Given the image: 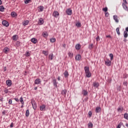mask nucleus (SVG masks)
I'll use <instances>...</instances> for the list:
<instances>
[{"label":"nucleus","instance_id":"nucleus-39","mask_svg":"<svg viewBox=\"0 0 128 128\" xmlns=\"http://www.w3.org/2000/svg\"><path fill=\"white\" fill-rule=\"evenodd\" d=\"M4 7L2 6H0V12H4Z\"/></svg>","mask_w":128,"mask_h":128},{"label":"nucleus","instance_id":"nucleus-1","mask_svg":"<svg viewBox=\"0 0 128 128\" xmlns=\"http://www.w3.org/2000/svg\"><path fill=\"white\" fill-rule=\"evenodd\" d=\"M86 76L87 78H90L92 76V73L90 71V68L85 66L84 68Z\"/></svg>","mask_w":128,"mask_h":128},{"label":"nucleus","instance_id":"nucleus-36","mask_svg":"<svg viewBox=\"0 0 128 128\" xmlns=\"http://www.w3.org/2000/svg\"><path fill=\"white\" fill-rule=\"evenodd\" d=\"M109 56L110 58V60H114V54H109Z\"/></svg>","mask_w":128,"mask_h":128},{"label":"nucleus","instance_id":"nucleus-13","mask_svg":"<svg viewBox=\"0 0 128 128\" xmlns=\"http://www.w3.org/2000/svg\"><path fill=\"white\" fill-rule=\"evenodd\" d=\"M6 84L8 86H12V80H7Z\"/></svg>","mask_w":128,"mask_h":128},{"label":"nucleus","instance_id":"nucleus-16","mask_svg":"<svg viewBox=\"0 0 128 128\" xmlns=\"http://www.w3.org/2000/svg\"><path fill=\"white\" fill-rule=\"evenodd\" d=\"M76 26L77 28H82V23H80V22H78L76 23Z\"/></svg>","mask_w":128,"mask_h":128},{"label":"nucleus","instance_id":"nucleus-18","mask_svg":"<svg viewBox=\"0 0 128 128\" xmlns=\"http://www.w3.org/2000/svg\"><path fill=\"white\" fill-rule=\"evenodd\" d=\"M54 58V54L52 53L48 56V60H52Z\"/></svg>","mask_w":128,"mask_h":128},{"label":"nucleus","instance_id":"nucleus-25","mask_svg":"<svg viewBox=\"0 0 128 128\" xmlns=\"http://www.w3.org/2000/svg\"><path fill=\"white\" fill-rule=\"evenodd\" d=\"M124 36L125 38H128V32H126V31H124Z\"/></svg>","mask_w":128,"mask_h":128},{"label":"nucleus","instance_id":"nucleus-29","mask_svg":"<svg viewBox=\"0 0 128 128\" xmlns=\"http://www.w3.org/2000/svg\"><path fill=\"white\" fill-rule=\"evenodd\" d=\"M116 32L118 36H120V28L118 27L116 28Z\"/></svg>","mask_w":128,"mask_h":128},{"label":"nucleus","instance_id":"nucleus-45","mask_svg":"<svg viewBox=\"0 0 128 128\" xmlns=\"http://www.w3.org/2000/svg\"><path fill=\"white\" fill-rule=\"evenodd\" d=\"M30 0H24V4H30Z\"/></svg>","mask_w":128,"mask_h":128},{"label":"nucleus","instance_id":"nucleus-3","mask_svg":"<svg viewBox=\"0 0 128 128\" xmlns=\"http://www.w3.org/2000/svg\"><path fill=\"white\" fill-rule=\"evenodd\" d=\"M2 24L4 26H6V28H8V26H10L8 22L6 20H4L2 22Z\"/></svg>","mask_w":128,"mask_h":128},{"label":"nucleus","instance_id":"nucleus-31","mask_svg":"<svg viewBox=\"0 0 128 128\" xmlns=\"http://www.w3.org/2000/svg\"><path fill=\"white\" fill-rule=\"evenodd\" d=\"M122 126H124V123H122V122H120L116 128H122Z\"/></svg>","mask_w":128,"mask_h":128},{"label":"nucleus","instance_id":"nucleus-19","mask_svg":"<svg viewBox=\"0 0 128 128\" xmlns=\"http://www.w3.org/2000/svg\"><path fill=\"white\" fill-rule=\"evenodd\" d=\"M122 6L125 10H128V6H126V3H122Z\"/></svg>","mask_w":128,"mask_h":128},{"label":"nucleus","instance_id":"nucleus-51","mask_svg":"<svg viewBox=\"0 0 128 128\" xmlns=\"http://www.w3.org/2000/svg\"><path fill=\"white\" fill-rule=\"evenodd\" d=\"M4 92L5 94H8V90L6 89L4 90Z\"/></svg>","mask_w":128,"mask_h":128},{"label":"nucleus","instance_id":"nucleus-49","mask_svg":"<svg viewBox=\"0 0 128 128\" xmlns=\"http://www.w3.org/2000/svg\"><path fill=\"white\" fill-rule=\"evenodd\" d=\"M92 111H90L88 112V116H89L90 118V116H92Z\"/></svg>","mask_w":128,"mask_h":128},{"label":"nucleus","instance_id":"nucleus-20","mask_svg":"<svg viewBox=\"0 0 128 128\" xmlns=\"http://www.w3.org/2000/svg\"><path fill=\"white\" fill-rule=\"evenodd\" d=\"M82 56H80V54H78L76 57V60H80Z\"/></svg>","mask_w":128,"mask_h":128},{"label":"nucleus","instance_id":"nucleus-62","mask_svg":"<svg viewBox=\"0 0 128 128\" xmlns=\"http://www.w3.org/2000/svg\"><path fill=\"white\" fill-rule=\"evenodd\" d=\"M106 38H112V36H110V35H108L106 36Z\"/></svg>","mask_w":128,"mask_h":128},{"label":"nucleus","instance_id":"nucleus-9","mask_svg":"<svg viewBox=\"0 0 128 128\" xmlns=\"http://www.w3.org/2000/svg\"><path fill=\"white\" fill-rule=\"evenodd\" d=\"M113 18H114V20H115L117 24H118L119 20H118V16H116V15H114V16H113Z\"/></svg>","mask_w":128,"mask_h":128},{"label":"nucleus","instance_id":"nucleus-42","mask_svg":"<svg viewBox=\"0 0 128 128\" xmlns=\"http://www.w3.org/2000/svg\"><path fill=\"white\" fill-rule=\"evenodd\" d=\"M102 10L105 12H108V7H105L103 8Z\"/></svg>","mask_w":128,"mask_h":128},{"label":"nucleus","instance_id":"nucleus-27","mask_svg":"<svg viewBox=\"0 0 128 128\" xmlns=\"http://www.w3.org/2000/svg\"><path fill=\"white\" fill-rule=\"evenodd\" d=\"M44 10V6H40L38 8V12H42Z\"/></svg>","mask_w":128,"mask_h":128},{"label":"nucleus","instance_id":"nucleus-37","mask_svg":"<svg viewBox=\"0 0 128 128\" xmlns=\"http://www.w3.org/2000/svg\"><path fill=\"white\" fill-rule=\"evenodd\" d=\"M42 54H44V56H48V52L46 51V50H43L42 51Z\"/></svg>","mask_w":128,"mask_h":128},{"label":"nucleus","instance_id":"nucleus-59","mask_svg":"<svg viewBox=\"0 0 128 128\" xmlns=\"http://www.w3.org/2000/svg\"><path fill=\"white\" fill-rule=\"evenodd\" d=\"M88 98H86L84 99V100L85 102H88Z\"/></svg>","mask_w":128,"mask_h":128},{"label":"nucleus","instance_id":"nucleus-33","mask_svg":"<svg viewBox=\"0 0 128 128\" xmlns=\"http://www.w3.org/2000/svg\"><path fill=\"white\" fill-rule=\"evenodd\" d=\"M88 48L89 50L93 49L94 48V44H90Z\"/></svg>","mask_w":128,"mask_h":128},{"label":"nucleus","instance_id":"nucleus-10","mask_svg":"<svg viewBox=\"0 0 128 128\" xmlns=\"http://www.w3.org/2000/svg\"><path fill=\"white\" fill-rule=\"evenodd\" d=\"M88 90H84L82 91V94H83L84 96H88Z\"/></svg>","mask_w":128,"mask_h":128},{"label":"nucleus","instance_id":"nucleus-43","mask_svg":"<svg viewBox=\"0 0 128 128\" xmlns=\"http://www.w3.org/2000/svg\"><path fill=\"white\" fill-rule=\"evenodd\" d=\"M12 40H16V35H14L12 36Z\"/></svg>","mask_w":128,"mask_h":128},{"label":"nucleus","instance_id":"nucleus-58","mask_svg":"<svg viewBox=\"0 0 128 128\" xmlns=\"http://www.w3.org/2000/svg\"><path fill=\"white\" fill-rule=\"evenodd\" d=\"M62 46H63V48H66V44H64L62 45Z\"/></svg>","mask_w":128,"mask_h":128},{"label":"nucleus","instance_id":"nucleus-30","mask_svg":"<svg viewBox=\"0 0 128 128\" xmlns=\"http://www.w3.org/2000/svg\"><path fill=\"white\" fill-rule=\"evenodd\" d=\"M80 46H81L80 44H77L76 45V49L78 50H80Z\"/></svg>","mask_w":128,"mask_h":128},{"label":"nucleus","instance_id":"nucleus-21","mask_svg":"<svg viewBox=\"0 0 128 128\" xmlns=\"http://www.w3.org/2000/svg\"><path fill=\"white\" fill-rule=\"evenodd\" d=\"M4 52L5 54H8V51L10 50V49L6 47L5 48H4Z\"/></svg>","mask_w":128,"mask_h":128},{"label":"nucleus","instance_id":"nucleus-44","mask_svg":"<svg viewBox=\"0 0 128 128\" xmlns=\"http://www.w3.org/2000/svg\"><path fill=\"white\" fill-rule=\"evenodd\" d=\"M123 84L124 86H128V82L126 81H124L123 82Z\"/></svg>","mask_w":128,"mask_h":128},{"label":"nucleus","instance_id":"nucleus-7","mask_svg":"<svg viewBox=\"0 0 128 128\" xmlns=\"http://www.w3.org/2000/svg\"><path fill=\"white\" fill-rule=\"evenodd\" d=\"M32 108L34 110H36V103L34 101L32 102Z\"/></svg>","mask_w":128,"mask_h":128},{"label":"nucleus","instance_id":"nucleus-26","mask_svg":"<svg viewBox=\"0 0 128 128\" xmlns=\"http://www.w3.org/2000/svg\"><path fill=\"white\" fill-rule=\"evenodd\" d=\"M25 56H26V58H28L30 56V52L26 51L25 54Z\"/></svg>","mask_w":128,"mask_h":128},{"label":"nucleus","instance_id":"nucleus-50","mask_svg":"<svg viewBox=\"0 0 128 128\" xmlns=\"http://www.w3.org/2000/svg\"><path fill=\"white\" fill-rule=\"evenodd\" d=\"M20 101L21 102H24V98H22V97H21V98H20Z\"/></svg>","mask_w":128,"mask_h":128},{"label":"nucleus","instance_id":"nucleus-53","mask_svg":"<svg viewBox=\"0 0 128 128\" xmlns=\"http://www.w3.org/2000/svg\"><path fill=\"white\" fill-rule=\"evenodd\" d=\"M118 112H122V108H118Z\"/></svg>","mask_w":128,"mask_h":128},{"label":"nucleus","instance_id":"nucleus-46","mask_svg":"<svg viewBox=\"0 0 128 128\" xmlns=\"http://www.w3.org/2000/svg\"><path fill=\"white\" fill-rule=\"evenodd\" d=\"M38 24H42V18H40Z\"/></svg>","mask_w":128,"mask_h":128},{"label":"nucleus","instance_id":"nucleus-52","mask_svg":"<svg viewBox=\"0 0 128 128\" xmlns=\"http://www.w3.org/2000/svg\"><path fill=\"white\" fill-rule=\"evenodd\" d=\"M100 36H98L97 38H96V42H98L100 40Z\"/></svg>","mask_w":128,"mask_h":128},{"label":"nucleus","instance_id":"nucleus-47","mask_svg":"<svg viewBox=\"0 0 128 128\" xmlns=\"http://www.w3.org/2000/svg\"><path fill=\"white\" fill-rule=\"evenodd\" d=\"M109 16H110V14L108 13V12H106L105 14V16H106V18L108 17Z\"/></svg>","mask_w":128,"mask_h":128},{"label":"nucleus","instance_id":"nucleus-12","mask_svg":"<svg viewBox=\"0 0 128 128\" xmlns=\"http://www.w3.org/2000/svg\"><path fill=\"white\" fill-rule=\"evenodd\" d=\"M58 82H56V79H54L53 80V84L55 88H58Z\"/></svg>","mask_w":128,"mask_h":128},{"label":"nucleus","instance_id":"nucleus-4","mask_svg":"<svg viewBox=\"0 0 128 128\" xmlns=\"http://www.w3.org/2000/svg\"><path fill=\"white\" fill-rule=\"evenodd\" d=\"M92 86L94 88H98V86H100V83L96 82H93Z\"/></svg>","mask_w":128,"mask_h":128},{"label":"nucleus","instance_id":"nucleus-55","mask_svg":"<svg viewBox=\"0 0 128 128\" xmlns=\"http://www.w3.org/2000/svg\"><path fill=\"white\" fill-rule=\"evenodd\" d=\"M10 128H14V122H12L10 125Z\"/></svg>","mask_w":128,"mask_h":128},{"label":"nucleus","instance_id":"nucleus-17","mask_svg":"<svg viewBox=\"0 0 128 128\" xmlns=\"http://www.w3.org/2000/svg\"><path fill=\"white\" fill-rule=\"evenodd\" d=\"M66 92H67L66 90H62V94L64 96H66Z\"/></svg>","mask_w":128,"mask_h":128},{"label":"nucleus","instance_id":"nucleus-64","mask_svg":"<svg viewBox=\"0 0 128 128\" xmlns=\"http://www.w3.org/2000/svg\"><path fill=\"white\" fill-rule=\"evenodd\" d=\"M118 90H120V87L119 86L117 88Z\"/></svg>","mask_w":128,"mask_h":128},{"label":"nucleus","instance_id":"nucleus-11","mask_svg":"<svg viewBox=\"0 0 128 128\" xmlns=\"http://www.w3.org/2000/svg\"><path fill=\"white\" fill-rule=\"evenodd\" d=\"M42 35L45 38H47L48 36V32H43Z\"/></svg>","mask_w":128,"mask_h":128},{"label":"nucleus","instance_id":"nucleus-60","mask_svg":"<svg viewBox=\"0 0 128 128\" xmlns=\"http://www.w3.org/2000/svg\"><path fill=\"white\" fill-rule=\"evenodd\" d=\"M125 32H128V27L126 28V30Z\"/></svg>","mask_w":128,"mask_h":128},{"label":"nucleus","instance_id":"nucleus-24","mask_svg":"<svg viewBox=\"0 0 128 128\" xmlns=\"http://www.w3.org/2000/svg\"><path fill=\"white\" fill-rule=\"evenodd\" d=\"M64 74L65 78H68V72L67 70H66L64 73Z\"/></svg>","mask_w":128,"mask_h":128},{"label":"nucleus","instance_id":"nucleus-54","mask_svg":"<svg viewBox=\"0 0 128 128\" xmlns=\"http://www.w3.org/2000/svg\"><path fill=\"white\" fill-rule=\"evenodd\" d=\"M14 100H15L17 102H20V100L18 98H14Z\"/></svg>","mask_w":128,"mask_h":128},{"label":"nucleus","instance_id":"nucleus-28","mask_svg":"<svg viewBox=\"0 0 128 128\" xmlns=\"http://www.w3.org/2000/svg\"><path fill=\"white\" fill-rule=\"evenodd\" d=\"M94 126V124L92 122H89L88 124V128H92Z\"/></svg>","mask_w":128,"mask_h":128},{"label":"nucleus","instance_id":"nucleus-35","mask_svg":"<svg viewBox=\"0 0 128 128\" xmlns=\"http://www.w3.org/2000/svg\"><path fill=\"white\" fill-rule=\"evenodd\" d=\"M68 56L70 58L74 57V54H72V52H69L68 53Z\"/></svg>","mask_w":128,"mask_h":128},{"label":"nucleus","instance_id":"nucleus-23","mask_svg":"<svg viewBox=\"0 0 128 128\" xmlns=\"http://www.w3.org/2000/svg\"><path fill=\"white\" fill-rule=\"evenodd\" d=\"M11 16H12V18H16V16L17 14L16 12H11Z\"/></svg>","mask_w":128,"mask_h":128},{"label":"nucleus","instance_id":"nucleus-63","mask_svg":"<svg viewBox=\"0 0 128 128\" xmlns=\"http://www.w3.org/2000/svg\"><path fill=\"white\" fill-rule=\"evenodd\" d=\"M58 80H60V76H58Z\"/></svg>","mask_w":128,"mask_h":128},{"label":"nucleus","instance_id":"nucleus-14","mask_svg":"<svg viewBox=\"0 0 128 128\" xmlns=\"http://www.w3.org/2000/svg\"><path fill=\"white\" fill-rule=\"evenodd\" d=\"M31 42H32L33 44H36L38 42V40L36 38H32L31 39Z\"/></svg>","mask_w":128,"mask_h":128},{"label":"nucleus","instance_id":"nucleus-34","mask_svg":"<svg viewBox=\"0 0 128 128\" xmlns=\"http://www.w3.org/2000/svg\"><path fill=\"white\" fill-rule=\"evenodd\" d=\"M26 116L27 118L30 116V110H28V109L26 110Z\"/></svg>","mask_w":128,"mask_h":128},{"label":"nucleus","instance_id":"nucleus-8","mask_svg":"<svg viewBox=\"0 0 128 128\" xmlns=\"http://www.w3.org/2000/svg\"><path fill=\"white\" fill-rule=\"evenodd\" d=\"M100 110H102L100 107H96L95 110L96 114H100Z\"/></svg>","mask_w":128,"mask_h":128},{"label":"nucleus","instance_id":"nucleus-5","mask_svg":"<svg viewBox=\"0 0 128 128\" xmlns=\"http://www.w3.org/2000/svg\"><path fill=\"white\" fill-rule=\"evenodd\" d=\"M105 64H106V66H112V61L110 60L105 61Z\"/></svg>","mask_w":128,"mask_h":128},{"label":"nucleus","instance_id":"nucleus-6","mask_svg":"<svg viewBox=\"0 0 128 128\" xmlns=\"http://www.w3.org/2000/svg\"><path fill=\"white\" fill-rule=\"evenodd\" d=\"M54 18H58V16H60V14L58 12V11H54L52 14Z\"/></svg>","mask_w":128,"mask_h":128},{"label":"nucleus","instance_id":"nucleus-22","mask_svg":"<svg viewBox=\"0 0 128 128\" xmlns=\"http://www.w3.org/2000/svg\"><path fill=\"white\" fill-rule=\"evenodd\" d=\"M40 110H46V105H42L40 106Z\"/></svg>","mask_w":128,"mask_h":128},{"label":"nucleus","instance_id":"nucleus-2","mask_svg":"<svg viewBox=\"0 0 128 128\" xmlns=\"http://www.w3.org/2000/svg\"><path fill=\"white\" fill-rule=\"evenodd\" d=\"M66 14H67L68 16H72V10L70 8L67 9L66 10Z\"/></svg>","mask_w":128,"mask_h":128},{"label":"nucleus","instance_id":"nucleus-40","mask_svg":"<svg viewBox=\"0 0 128 128\" xmlns=\"http://www.w3.org/2000/svg\"><path fill=\"white\" fill-rule=\"evenodd\" d=\"M50 42H56V38H52L50 39Z\"/></svg>","mask_w":128,"mask_h":128},{"label":"nucleus","instance_id":"nucleus-41","mask_svg":"<svg viewBox=\"0 0 128 128\" xmlns=\"http://www.w3.org/2000/svg\"><path fill=\"white\" fill-rule=\"evenodd\" d=\"M16 46H20V42L17 41L16 42Z\"/></svg>","mask_w":128,"mask_h":128},{"label":"nucleus","instance_id":"nucleus-56","mask_svg":"<svg viewBox=\"0 0 128 128\" xmlns=\"http://www.w3.org/2000/svg\"><path fill=\"white\" fill-rule=\"evenodd\" d=\"M2 114H3V116H6V110H4V111H3L2 112Z\"/></svg>","mask_w":128,"mask_h":128},{"label":"nucleus","instance_id":"nucleus-57","mask_svg":"<svg viewBox=\"0 0 128 128\" xmlns=\"http://www.w3.org/2000/svg\"><path fill=\"white\" fill-rule=\"evenodd\" d=\"M3 70H4V72H6V67L5 66L3 68Z\"/></svg>","mask_w":128,"mask_h":128},{"label":"nucleus","instance_id":"nucleus-15","mask_svg":"<svg viewBox=\"0 0 128 128\" xmlns=\"http://www.w3.org/2000/svg\"><path fill=\"white\" fill-rule=\"evenodd\" d=\"M40 79L37 78L35 80L34 82L36 84H40Z\"/></svg>","mask_w":128,"mask_h":128},{"label":"nucleus","instance_id":"nucleus-32","mask_svg":"<svg viewBox=\"0 0 128 128\" xmlns=\"http://www.w3.org/2000/svg\"><path fill=\"white\" fill-rule=\"evenodd\" d=\"M29 21L28 20H25L23 22V25L28 26V24Z\"/></svg>","mask_w":128,"mask_h":128},{"label":"nucleus","instance_id":"nucleus-38","mask_svg":"<svg viewBox=\"0 0 128 128\" xmlns=\"http://www.w3.org/2000/svg\"><path fill=\"white\" fill-rule=\"evenodd\" d=\"M124 118H126V120H128V114L125 113L124 114Z\"/></svg>","mask_w":128,"mask_h":128},{"label":"nucleus","instance_id":"nucleus-61","mask_svg":"<svg viewBox=\"0 0 128 128\" xmlns=\"http://www.w3.org/2000/svg\"><path fill=\"white\" fill-rule=\"evenodd\" d=\"M124 2H125L126 4H128V2H126V0H123Z\"/></svg>","mask_w":128,"mask_h":128},{"label":"nucleus","instance_id":"nucleus-48","mask_svg":"<svg viewBox=\"0 0 128 128\" xmlns=\"http://www.w3.org/2000/svg\"><path fill=\"white\" fill-rule=\"evenodd\" d=\"M8 104H12V99L9 100Z\"/></svg>","mask_w":128,"mask_h":128}]
</instances>
